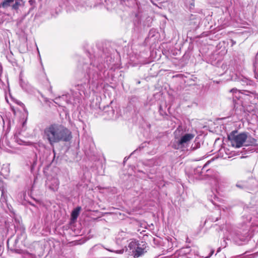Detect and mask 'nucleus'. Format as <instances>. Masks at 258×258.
<instances>
[{"label": "nucleus", "mask_w": 258, "mask_h": 258, "mask_svg": "<svg viewBox=\"0 0 258 258\" xmlns=\"http://www.w3.org/2000/svg\"><path fill=\"white\" fill-rule=\"evenodd\" d=\"M14 0H4L3 2H2L0 4V7H3L4 8H7L9 7L11 3L14 2Z\"/></svg>", "instance_id": "nucleus-7"}, {"label": "nucleus", "mask_w": 258, "mask_h": 258, "mask_svg": "<svg viewBox=\"0 0 258 258\" xmlns=\"http://www.w3.org/2000/svg\"><path fill=\"white\" fill-rule=\"evenodd\" d=\"M138 245V244H137V242L136 241L133 240L130 242L128 244V247L131 250H132L133 251H134Z\"/></svg>", "instance_id": "nucleus-8"}, {"label": "nucleus", "mask_w": 258, "mask_h": 258, "mask_svg": "<svg viewBox=\"0 0 258 258\" xmlns=\"http://www.w3.org/2000/svg\"><path fill=\"white\" fill-rule=\"evenodd\" d=\"M247 138V135L245 133H241L238 134L236 133H232L228 136V139L230 141L232 146L237 148L243 146Z\"/></svg>", "instance_id": "nucleus-2"}, {"label": "nucleus", "mask_w": 258, "mask_h": 258, "mask_svg": "<svg viewBox=\"0 0 258 258\" xmlns=\"http://www.w3.org/2000/svg\"><path fill=\"white\" fill-rule=\"evenodd\" d=\"M81 210V208L80 207H78L72 211L71 216L73 220H75L77 219Z\"/></svg>", "instance_id": "nucleus-5"}, {"label": "nucleus", "mask_w": 258, "mask_h": 258, "mask_svg": "<svg viewBox=\"0 0 258 258\" xmlns=\"http://www.w3.org/2000/svg\"><path fill=\"white\" fill-rule=\"evenodd\" d=\"M213 252H214V251H212L210 255H211L213 254Z\"/></svg>", "instance_id": "nucleus-17"}, {"label": "nucleus", "mask_w": 258, "mask_h": 258, "mask_svg": "<svg viewBox=\"0 0 258 258\" xmlns=\"http://www.w3.org/2000/svg\"><path fill=\"white\" fill-rule=\"evenodd\" d=\"M115 252L117 253L121 254L123 252V250L121 249V250H116Z\"/></svg>", "instance_id": "nucleus-13"}, {"label": "nucleus", "mask_w": 258, "mask_h": 258, "mask_svg": "<svg viewBox=\"0 0 258 258\" xmlns=\"http://www.w3.org/2000/svg\"><path fill=\"white\" fill-rule=\"evenodd\" d=\"M256 141L255 139L252 138V137H248L246 140L245 143H246L245 145L249 146V145H256Z\"/></svg>", "instance_id": "nucleus-6"}, {"label": "nucleus", "mask_w": 258, "mask_h": 258, "mask_svg": "<svg viewBox=\"0 0 258 258\" xmlns=\"http://www.w3.org/2000/svg\"><path fill=\"white\" fill-rule=\"evenodd\" d=\"M108 250L110 251H113L112 250H110V249H107Z\"/></svg>", "instance_id": "nucleus-18"}, {"label": "nucleus", "mask_w": 258, "mask_h": 258, "mask_svg": "<svg viewBox=\"0 0 258 258\" xmlns=\"http://www.w3.org/2000/svg\"><path fill=\"white\" fill-rule=\"evenodd\" d=\"M195 135L193 134H185L181 135V137L177 141L175 148L181 149L186 147L189 142L194 139Z\"/></svg>", "instance_id": "nucleus-3"}, {"label": "nucleus", "mask_w": 258, "mask_h": 258, "mask_svg": "<svg viewBox=\"0 0 258 258\" xmlns=\"http://www.w3.org/2000/svg\"><path fill=\"white\" fill-rule=\"evenodd\" d=\"M17 5H18V3L17 2H16V4L14 5H13V7L14 9H17Z\"/></svg>", "instance_id": "nucleus-14"}, {"label": "nucleus", "mask_w": 258, "mask_h": 258, "mask_svg": "<svg viewBox=\"0 0 258 258\" xmlns=\"http://www.w3.org/2000/svg\"><path fill=\"white\" fill-rule=\"evenodd\" d=\"M256 59H258V52H257V53L256 56Z\"/></svg>", "instance_id": "nucleus-15"}, {"label": "nucleus", "mask_w": 258, "mask_h": 258, "mask_svg": "<svg viewBox=\"0 0 258 258\" xmlns=\"http://www.w3.org/2000/svg\"><path fill=\"white\" fill-rule=\"evenodd\" d=\"M253 67H254V72L255 74V78H258V61L257 60L255 61V62L254 63Z\"/></svg>", "instance_id": "nucleus-10"}, {"label": "nucleus", "mask_w": 258, "mask_h": 258, "mask_svg": "<svg viewBox=\"0 0 258 258\" xmlns=\"http://www.w3.org/2000/svg\"><path fill=\"white\" fill-rule=\"evenodd\" d=\"M71 138V132L70 130L59 124H50L44 130L43 138L51 145L60 141H68Z\"/></svg>", "instance_id": "nucleus-1"}, {"label": "nucleus", "mask_w": 258, "mask_h": 258, "mask_svg": "<svg viewBox=\"0 0 258 258\" xmlns=\"http://www.w3.org/2000/svg\"><path fill=\"white\" fill-rule=\"evenodd\" d=\"M135 250L136 252L135 255L137 256H140L144 253V248L140 247L139 245H138Z\"/></svg>", "instance_id": "nucleus-9"}, {"label": "nucleus", "mask_w": 258, "mask_h": 258, "mask_svg": "<svg viewBox=\"0 0 258 258\" xmlns=\"http://www.w3.org/2000/svg\"><path fill=\"white\" fill-rule=\"evenodd\" d=\"M181 132V130L179 128H178L175 131L174 134H175V138L176 139L178 138V136L180 135V133Z\"/></svg>", "instance_id": "nucleus-12"}, {"label": "nucleus", "mask_w": 258, "mask_h": 258, "mask_svg": "<svg viewBox=\"0 0 258 258\" xmlns=\"http://www.w3.org/2000/svg\"><path fill=\"white\" fill-rule=\"evenodd\" d=\"M59 181L57 178H53L52 180V183L50 185L49 187L53 191L57 190L58 188Z\"/></svg>", "instance_id": "nucleus-4"}, {"label": "nucleus", "mask_w": 258, "mask_h": 258, "mask_svg": "<svg viewBox=\"0 0 258 258\" xmlns=\"http://www.w3.org/2000/svg\"><path fill=\"white\" fill-rule=\"evenodd\" d=\"M230 91V92L235 94V97L236 98L239 97V96H237L236 95L237 94H239V91L237 89H232Z\"/></svg>", "instance_id": "nucleus-11"}, {"label": "nucleus", "mask_w": 258, "mask_h": 258, "mask_svg": "<svg viewBox=\"0 0 258 258\" xmlns=\"http://www.w3.org/2000/svg\"><path fill=\"white\" fill-rule=\"evenodd\" d=\"M2 70V67L1 66H0V71H1Z\"/></svg>", "instance_id": "nucleus-16"}]
</instances>
